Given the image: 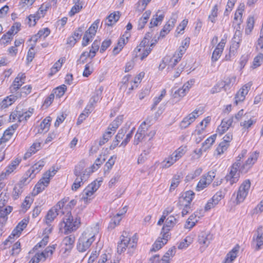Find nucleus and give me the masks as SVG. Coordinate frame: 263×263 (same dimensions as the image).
Listing matches in <instances>:
<instances>
[{
	"label": "nucleus",
	"mask_w": 263,
	"mask_h": 263,
	"mask_svg": "<svg viewBox=\"0 0 263 263\" xmlns=\"http://www.w3.org/2000/svg\"><path fill=\"white\" fill-rule=\"evenodd\" d=\"M99 227L96 225L93 228H88L79 238L77 249L79 252L86 251L95 240V236L98 233Z\"/></svg>",
	"instance_id": "nucleus-1"
},
{
	"label": "nucleus",
	"mask_w": 263,
	"mask_h": 263,
	"mask_svg": "<svg viewBox=\"0 0 263 263\" xmlns=\"http://www.w3.org/2000/svg\"><path fill=\"white\" fill-rule=\"evenodd\" d=\"M85 163L83 161L79 162L74 167L73 173L76 178L72 185V190H77L89 177V172L85 168Z\"/></svg>",
	"instance_id": "nucleus-2"
},
{
	"label": "nucleus",
	"mask_w": 263,
	"mask_h": 263,
	"mask_svg": "<svg viewBox=\"0 0 263 263\" xmlns=\"http://www.w3.org/2000/svg\"><path fill=\"white\" fill-rule=\"evenodd\" d=\"M64 229L66 232L76 230L81 223L80 217L77 215L75 217L72 216L71 212H68L63 220Z\"/></svg>",
	"instance_id": "nucleus-3"
},
{
	"label": "nucleus",
	"mask_w": 263,
	"mask_h": 263,
	"mask_svg": "<svg viewBox=\"0 0 263 263\" xmlns=\"http://www.w3.org/2000/svg\"><path fill=\"white\" fill-rule=\"evenodd\" d=\"M55 170H53L52 172L50 170L46 172L44 174L42 178L36 184L34 191V195L35 196L44 191L49 184L50 178L55 175Z\"/></svg>",
	"instance_id": "nucleus-4"
},
{
	"label": "nucleus",
	"mask_w": 263,
	"mask_h": 263,
	"mask_svg": "<svg viewBox=\"0 0 263 263\" xmlns=\"http://www.w3.org/2000/svg\"><path fill=\"white\" fill-rule=\"evenodd\" d=\"M97 184L96 181H93L89 184L83 191L81 196V200L83 201L85 203L87 204L92 199V196L93 193L98 189L99 187V182Z\"/></svg>",
	"instance_id": "nucleus-5"
},
{
	"label": "nucleus",
	"mask_w": 263,
	"mask_h": 263,
	"mask_svg": "<svg viewBox=\"0 0 263 263\" xmlns=\"http://www.w3.org/2000/svg\"><path fill=\"white\" fill-rule=\"evenodd\" d=\"M130 241L131 240L129 237L122 235L121 236L120 241L118 243L117 252L121 254L126 250L127 248H134L136 246L137 241H135V239H133L132 242H130Z\"/></svg>",
	"instance_id": "nucleus-6"
},
{
	"label": "nucleus",
	"mask_w": 263,
	"mask_h": 263,
	"mask_svg": "<svg viewBox=\"0 0 263 263\" xmlns=\"http://www.w3.org/2000/svg\"><path fill=\"white\" fill-rule=\"evenodd\" d=\"M251 186L250 180H246L240 186L237 192L236 200L237 203L242 202L247 196Z\"/></svg>",
	"instance_id": "nucleus-7"
},
{
	"label": "nucleus",
	"mask_w": 263,
	"mask_h": 263,
	"mask_svg": "<svg viewBox=\"0 0 263 263\" xmlns=\"http://www.w3.org/2000/svg\"><path fill=\"white\" fill-rule=\"evenodd\" d=\"M241 164L240 160L234 163L231 167V170L229 174L226 176L227 181H230V184H233L238 180L239 177V173H237L238 170L241 167Z\"/></svg>",
	"instance_id": "nucleus-8"
},
{
	"label": "nucleus",
	"mask_w": 263,
	"mask_h": 263,
	"mask_svg": "<svg viewBox=\"0 0 263 263\" xmlns=\"http://www.w3.org/2000/svg\"><path fill=\"white\" fill-rule=\"evenodd\" d=\"M258 157V154L256 152L252 153L245 164L241 166L239 172L241 173H246L248 170L252 167V165L256 161Z\"/></svg>",
	"instance_id": "nucleus-9"
},
{
	"label": "nucleus",
	"mask_w": 263,
	"mask_h": 263,
	"mask_svg": "<svg viewBox=\"0 0 263 263\" xmlns=\"http://www.w3.org/2000/svg\"><path fill=\"white\" fill-rule=\"evenodd\" d=\"M25 79L26 76L25 73H20L15 78L13 84L10 86V88L11 92H18L17 90L21 88V87L25 83Z\"/></svg>",
	"instance_id": "nucleus-10"
},
{
	"label": "nucleus",
	"mask_w": 263,
	"mask_h": 263,
	"mask_svg": "<svg viewBox=\"0 0 263 263\" xmlns=\"http://www.w3.org/2000/svg\"><path fill=\"white\" fill-rule=\"evenodd\" d=\"M60 204L55 205L47 212L45 216V223L46 224L51 223L58 215L60 211Z\"/></svg>",
	"instance_id": "nucleus-11"
},
{
	"label": "nucleus",
	"mask_w": 263,
	"mask_h": 263,
	"mask_svg": "<svg viewBox=\"0 0 263 263\" xmlns=\"http://www.w3.org/2000/svg\"><path fill=\"white\" fill-rule=\"evenodd\" d=\"M251 84L248 83L244 86L239 90L235 96V103L237 105L239 102H242L244 100L246 95H247L251 88Z\"/></svg>",
	"instance_id": "nucleus-12"
},
{
	"label": "nucleus",
	"mask_w": 263,
	"mask_h": 263,
	"mask_svg": "<svg viewBox=\"0 0 263 263\" xmlns=\"http://www.w3.org/2000/svg\"><path fill=\"white\" fill-rule=\"evenodd\" d=\"M194 196L195 193L192 191H187L183 193L182 196L179 197L178 203L180 205H184V203L190 204Z\"/></svg>",
	"instance_id": "nucleus-13"
},
{
	"label": "nucleus",
	"mask_w": 263,
	"mask_h": 263,
	"mask_svg": "<svg viewBox=\"0 0 263 263\" xmlns=\"http://www.w3.org/2000/svg\"><path fill=\"white\" fill-rule=\"evenodd\" d=\"M146 125V122L144 121L142 123L140 127L138 128L137 132L135 136L134 144L138 145L139 142H141L142 140L145 138V130L143 127V125Z\"/></svg>",
	"instance_id": "nucleus-14"
},
{
	"label": "nucleus",
	"mask_w": 263,
	"mask_h": 263,
	"mask_svg": "<svg viewBox=\"0 0 263 263\" xmlns=\"http://www.w3.org/2000/svg\"><path fill=\"white\" fill-rule=\"evenodd\" d=\"M142 47L138 46L134 50L135 52V57H140L141 60H143L151 53L152 48L151 47H146L145 49H143L141 52Z\"/></svg>",
	"instance_id": "nucleus-15"
},
{
	"label": "nucleus",
	"mask_w": 263,
	"mask_h": 263,
	"mask_svg": "<svg viewBox=\"0 0 263 263\" xmlns=\"http://www.w3.org/2000/svg\"><path fill=\"white\" fill-rule=\"evenodd\" d=\"M17 127V125L13 124L8 127V129L4 132L3 137L1 138V143L5 142L8 141Z\"/></svg>",
	"instance_id": "nucleus-16"
},
{
	"label": "nucleus",
	"mask_w": 263,
	"mask_h": 263,
	"mask_svg": "<svg viewBox=\"0 0 263 263\" xmlns=\"http://www.w3.org/2000/svg\"><path fill=\"white\" fill-rule=\"evenodd\" d=\"M236 81V77L232 76L228 77L225 79L224 81H220L222 84V87L224 91L230 89L233 85L235 83Z\"/></svg>",
	"instance_id": "nucleus-17"
},
{
	"label": "nucleus",
	"mask_w": 263,
	"mask_h": 263,
	"mask_svg": "<svg viewBox=\"0 0 263 263\" xmlns=\"http://www.w3.org/2000/svg\"><path fill=\"white\" fill-rule=\"evenodd\" d=\"M56 246L57 245H53L52 246L47 247L43 252L39 253L38 256L40 257L43 261L45 260L47 258L52 256Z\"/></svg>",
	"instance_id": "nucleus-18"
},
{
	"label": "nucleus",
	"mask_w": 263,
	"mask_h": 263,
	"mask_svg": "<svg viewBox=\"0 0 263 263\" xmlns=\"http://www.w3.org/2000/svg\"><path fill=\"white\" fill-rule=\"evenodd\" d=\"M123 120V115L118 116L116 119L110 124L107 128V130L114 133L116 130L119 127V125H121L122 123Z\"/></svg>",
	"instance_id": "nucleus-19"
},
{
	"label": "nucleus",
	"mask_w": 263,
	"mask_h": 263,
	"mask_svg": "<svg viewBox=\"0 0 263 263\" xmlns=\"http://www.w3.org/2000/svg\"><path fill=\"white\" fill-rule=\"evenodd\" d=\"M199 116H196L193 114H189L187 116L184 118L180 123V127L181 128H185L187 127L195 120Z\"/></svg>",
	"instance_id": "nucleus-20"
},
{
	"label": "nucleus",
	"mask_w": 263,
	"mask_h": 263,
	"mask_svg": "<svg viewBox=\"0 0 263 263\" xmlns=\"http://www.w3.org/2000/svg\"><path fill=\"white\" fill-rule=\"evenodd\" d=\"M239 247L237 246L235 247L227 255L223 263L232 262L237 257Z\"/></svg>",
	"instance_id": "nucleus-21"
},
{
	"label": "nucleus",
	"mask_w": 263,
	"mask_h": 263,
	"mask_svg": "<svg viewBox=\"0 0 263 263\" xmlns=\"http://www.w3.org/2000/svg\"><path fill=\"white\" fill-rule=\"evenodd\" d=\"M120 18V12L119 11L111 13L106 18L105 25L112 26L115 24Z\"/></svg>",
	"instance_id": "nucleus-22"
},
{
	"label": "nucleus",
	"mask_w": 263,
	"mask_h": 263,
	"mask_svg": "<svg viewBox=\"0 0 263 263\" xmlns=\"http://www.w3.org/2000/svg\"><path fill=\"white\" fill-rule=\"evenodd\" d=\"M51 118L49 116L45 118L40 123L39 132H47L50 126V122L51 121Z\"/></svg>",
	"instance_id": "nucleus-23"
},
{
	"label": "nucleus",
	"mask_w": 263,
	"mask_h": 263,
	"mask_svg": "<svg viewBox=\"0 0 263 263\" xmlns=\"http://www.w3.org/2000/svg\"><path fill=\"white\" fill-rule=\"evenodd\" d=\"M75 237L73 235L65 237L63 240V244L65 246V250H70L73 246Z\"/></svg>",
	"instance_id": "nucleus-24"
},
{
	"label": "nucleus",
	"mask_w": 263,
	"mask_h": 263,
	"mask_svg": "<svg viewBox=\"0 0 263 263\" xmlns=\"http://www.w3.org/2000/svg\"><path fill=\"white\" fill-rule=\"evenodd\" d=\"M152 146V143L149 142L147 144V146H145V145L143 146V152L139 156L138 159V163H142L144 162L145 159H146V156L149 154L150 152L151 147Z\"/></svg>",
	"instance_id": "nucleus-25"
},
{
	"label": "nucleus",
	"mask_w": 263,
	"mask_h": 263,
	"mask_svg": "<svg viewBox=\"0 0 263 263\" xmlns=\"http://www.w3.org/2000/svg\"><path fill=\"white\" fill-rule=\"evenodd\" d=\"M41 148V143L40 142L34 143L30 147L29 149L25 153L24 158L27 159L31 156L35 154Z\"/></svg>",
	"instance_id": "nucleus-26"
},
{
	"label": "nucleus",
	"mask_w": 263,
	"mask_h": 263,
	"mask_svg": "<svg viewBox=\"0 0 263 263\" xmlns=\"http://www.w3.org/2000/svg\"><path fill=\"white\" fill-rule=\"evenodd\" d=\"M103 89V87H101L99 89L95 91L94 95L91 97L89 100V104H90V107L93 106V104L98 102L100 99Z\"/></svg>",
	"instance_id": "nucleus-27"
},
{
	"label": "nucleus",
	"mask_w": 263,
	"mask_h": 263,
	"mask_svg": "<svg viewBox=\"0 0 263 263\" xmlns=\"http://www.w3.org/2000/svg\"><path fill=\"white\" fill-rule=\"evenodd\" d=\"M30 173L31 172L28 170L26 172L25 174L22 177L18 183L21 184L23 186L27 185L33 178L35 177V175L31 174Z\"/></svg>",
	"instance_id": "nucleus-28"
},
{
	"label": "nucleus",
	"mask_w": 263,
	"mask_h": 263,
	"mask_svg": "<svg viewBox=\"0 0 263 263\" xmlns=\"http://www.w3.org/2000/svg\"><path fill=\"white\" fill-rule=\"evenodd\" d=\"M12 210V208L10 206H8L0 210V222L2 221V223H5L7 220V215L10 214Z\"/></svg>",
	"instance_id": "nucleus-29"
},
{
	"label": "nucleus",
	"mask_w": 263,
	"mask_h": 263,
	"mask_svg": "<svg viewBox=\"0 0 263 263\" xmlns=\"http://www.w3.org/2000/svg\"><path fill=\"white\" fill-rule=\"evenodd\" d=\"M177 220L173 216H169L165 221V224L163 226V230H165L166 229L171 230L175 224L177 223Z\"/></svg>",
	"instance_id": "nucleus-30"
},
{
	"label": "nucleus",
	"mask_w": 263,
	"mask_h": 263,
	"mask_svg": "<svg viewBox=\"0 0 263 263\" xmlns=\"http://www.w3.org/2000/svg\"><path fill=\"white\" fill-rule=\"evenodd\" d=\"M216 136V134H214L206 139V140L202 143L201 149L205 151L207 149L209 148L215 142Z\"/></svg>",
	"instance_id": "nucleus-31"
},
{
	"label": "nucleus",
	"mask_w": 263,
	"mask_h": 263,
	"mask_svg": "<svg viewBox=\"0 0 263 263\" xmlns=\"http://www.w3.org/2000/svg\"><path fill=\"white\" fill-rule=\"evenodd\" d=\"M211 236L210 234L201 233L198 236V242L200 245L208 247L210 242Z\"/></svg>",
	"instance_id": "nucleus-32"
},
{
	"label": "nucleus",
	"mask_w": 263,
	"mask_h": 263,
	"mask_svg": "<svg viewBox=\"0 0 263 263\" xmlns=\"http://www.w3.org/2000/svg\"><path fill=\"white\" fill-rule=\"evenodd\" d=\"M44 165V161L41 160L32 165L29 170L31 172V174H34L35 175L40 171Z\"/></svg>",
	"instance_id": "nucleus-33"
},
{
	"label": "nucleus",
	"mask_w": 263,
	"mask_h": 263,
	"mask_svg": "<svg viewBox=\"0 0 263 263\" xmlns=\"http://www.w3.org/2000/svg\"><path fill=\"white\" fill-rule=\"evenodd\" d=\"M100 23V20L98 19L96 20L90 26L88 29L85 31V33L91 35L93 36L96 35L97 30L98 29L99 25Z\"/></svg>",
	"instance_id": "nucleus-34"
},
{
	"label": "nucleus",
	"mask_w": 263,
	"mask_h": 263,
	"mask_svg": "<svg viewBox=\"0 0 263 263\" xmlns=\"http://www.w3.org/2000/svg\"><path fill=\"white\" fill-rule=\"evenodd\" d=\"M23 186L21 184L15 185L12 192V197L14 200L17 199L23 192Z\"/></svg>",
	"instance_id": "nucleus-35"
},
{
	"label": "nucleus",
	"mask_w": 263,
	"mask_h": 263,
	"mask_svg": "<svg viewBox=\"0 0 263 263\" xmlns=\"http://www.w3.org/2000/svg\"><path fill=\"white\" fill-rule=\"evenodd\" d=\"M227 191V190L226 188L220 190L213 196L212 200H214L216 203L218 204L219 201L224 198Z\"/></svg>",
	"instance_id": "nucleus-36"
},
{
	"label": "nucleus",
	"mask_w": 263,
	"mask_h": 263,
	"mask_svg": "<svg viewBox=\"0 0 263 263\" xmlns=\"http://www.w3.org/2000/svg\"><path fill=\"white\" fill-rule=\"evenodd\" d=\"M241 36V32L240 30L236 29L235 33L233 39V48H235L236 49L239 47V45L241 41L240 37Z\"/></svg>",
	"instance_id": "nucleus-37"
},
{
	"label": "nucleus",
	"mask_w": 263,
	"mask_h": 263,
	"mask_svg": "<svg viewBox=\"0 0 263 263\" xmlns=\"http://www.w3.org/2000/svg\"><path fill=\"white\" fill-rule=\"evenodd\" d=\"M177 160L171 155L168 158H165L162 163L161 165L162 168H166L170 167Z\"/></svg>",
	"instance_id": "nucleus-38"
},
{
	"label": "nucleus",
	"mask_w": 263,
	"mask_h": 263,
	"mask_svg": "<svg viewBox=\"0 0 263 263\" xmlns=\"http://www.w3.org/2000/svg\"><path fill=\"white\" fill-rule=\"evenodd\" d=\"M186 147L181 146L177 149L172 155L177 160L180 159L186 153Z\"/></svg>",
	"instance_id": "nucleus-39"
},
{
	"label": "nucleus",
	"mask_w": 263,
	"mask_h": 263,
	"mask_svg": "<svg viewBox=\"0 0 263 263\" xmlns=\"http://www.w3.org/2000/svg\"><path fill=\"white\" fill-rule=\"evenodd\" d=\"M32 89V87L30 85H26L20 89V91L16 92V94L18 93L19 97H25L29 94Z\"/></svg>",
	"instance_id": "nucleus-40"
},
{
	"label": "nucleus",
	"mask_w": 263,
	"mask_h": 263,
	"mask_svg": "<svg viewBox=\"0 0 263 263\" xmlns=\"http://www.w3.org/2000/svg\"><path fill=\"white\" fill-rule=\"evenodd\" d=\"M125 39L123 37H121L119 39L117 43V46L115 47L113 49L112 52L114 54L116 55L118 54L122 50L125 45Z\"/></svg>",
	"instance_id": "nucleus-41"
},
{
	"label": "nucleus",
	"mask_w": 263,
	"mask_h": 263,
	"mask_svg": "<svg viewBox=\"0 0 263 263\" xmlns=\"http://www.w3.org/2000/svg\"><path fill=\"white\" fill-rule=\"evenodd\" d=\"M247 26L246 28V33L247 34H250L254 28V18L253 16H250L248 18L247 22Z\"/></svg>",
	"instance_id": "nucleus-42"
},
{
	"label": "nucleus",
	"mask_w": 263,
	"mask_h": 263,
	"mask_svg": "<svg viewBox=\"0 0 263 263\" xmlns=\"http://www.w3.org/2000/svg\"><path fill=\"white\" fill-rule=\"evenodd\" d=\"M255 240L256 242V250H259L263 248V232L259 233L258 232Z\"/></svg>",
	"instance_id": "nucleus-43"
},
{
	"label": "nucleus",
	"mask_w": 263,
	"mask_h": 263,
	"mask_svg": "<svg viewBox=\"0 0 263 263\" xmlns=\"http://www.w3.org/2000/svg\"><path fill=\"white\" fill-rule=\"evenodd\" d=\"M114 135V133L111 131H109L108 130L105 132L102 137V138L100 139L99 141V145L100 146L103 145L105 143H106L109 139L111 137V136Z\"/></svg>",
	"instance_id": "nucleus-44"
},
{
	"label": "nucleus",
	"mask_w": 263,
	"mask_h": 263,
	"mask_svg": "<svg viewBox=\"0 0 263 263\" xmlns=\"http://www.w3.org/2000/svg\"><path fill=\"white\" fill-rule=\"evenodd\" d=\"M165 243L159 237L153 245V248L151 249V251L156 252L160 249Z\"/></svg>",
	"instance_id": "nucleus-45"
},
{
	"label": "nucleus",
	"mask_w": 263,
	"mask_h": 263,
	"mask_svg": "<svg viewBox=\"0 0 263 263\" xmlns=\"http://www.w3.org/2000/svg\"><path fill=\"white\" fill-rule=\"evenodd\" d=\"M117 157L115 155L111 156L109 160L105 163L104 166V171H108L110 170L112 166L114 165Z\"/></svg>",
	"instance_id": "nucleus-46"
},
{
	"label": "nucleus",
	"mask_w": 263,
	"mask_h": 263,
	"mask_svg": "<svg viewBox=\"0 0 263 263\" xmlns=\"http://www.w3.org/2000/svg\"><path fill=\"white\" fill-rule=\"evenodd\" d=\"M151 0H139L137 3V9L140 12L143 11L145 8Z\"/></svg>",
	"instance_id": "nucleus-47"
},
{
	"label": "nucleus",
	"mask_w": 263,
	"mask_h": 263,
	"mask_svg": "<svg viewBox=\"0 0 263 263\" xmlns=\"http://www.w3.org/2000/svg\"><path fill=\"white\" fill-rule=\"evenodd\" d=\"M166 95V90L165 89H163L161 92L160 95L158 97H155L154 99V103L152 107V110L155 108L156 106L159 103V102L162 100L163 98Z\"/></svg>",
	"instance_id": "nucleus-48"
},
{
	"label": "nucleus",
	"mask_w": 263,
	"mask_h": 263,
	"mask_svg": "<svg viewBox=\"0 0 263 263\" xmlns=\"http://www.w3.org/2000/svg\"><path fill=\"white\" fill-rule=\"evenodd\" d=\"M121 214H117L115 216L111 219L109 223L108 228H114L116 226L119 224V222L121 219L120 216Z\"/></svg>",
	"instance_id": "nucleus-49"
},
{
	"label": "nucleus",
	"mask_w": 263,
	"mask_h": 263,
	"mask_svg": "<svg viewBox=\"0 0 263 263\" xmlns=\"http://www.w3.org/2000/svg\"><path fill=\"white\" fill-rule=\"evenodd\" d=\"M192 241V238L190 236H187L181 242L178 246V249H182L187 248Z\"/></svg>",
	"instance_id": "nucleus-50"
},
{
	"label": "nucleus",
	"mask_w": 263,
	"mask_h": 263,
	"mask_svg": "<svg viewBox=\"0 0 263 263\" xmlns=\"http://www.w3.org/2000/svg\"><path fill=\"white\" fill-rule=\"evenodd\" d=\"M263 60V54L261 53L259 54L256 57H255L254 59L253 62V68H256L259 66L261 64V63Z\"/></svg>",
	"instance_id": "nucleus-51"
},
{
	"label": "nucleus",
	"mask_w": 263,
	"mask_h": 263,
	"mask_svg": "<svg viewBox=\"0 0 263 263\" xmlns=\"http://www.w3.org/2000/svg\"><path fill=\"white\" fill-rule=\"evenodd\" d=\"M93 37L94 36L85 32L84 36L83 37L82 46L83 47H85L87 46L88 44L92 41Z\"/></svg>",
	"instance_id": "nucleus-52"
},
{
	"label": "nucleus",
	"mask_w": 263,
	"mask_h": 263,
	"mask_svg": "<svg viewBox=\"0 0 263 263\" xmlns=\"http://www.w3.org/2000/svg\"><path fill=\"white\" fill-rule=\"evenodd\" d=\"M218 10V5L216 4L213 7L211 14L209 16V19L212 23H215L216 21L215 18L217 16Z\"/></svg>",
	"instance_id": "nucleus-53"
},
{
	"label": "nucleus",
	"mask_w": 263,
	"mask_h": 263,
	"mask_svg": "<svg viewBox=\"0 0 263 263\" xmlns=\"http://www.w3.org/2000/svg\"><path fill=\"white\" fill-rule=\"evenodd\" d=\"M210 183L207 180L206 178H203V179H201L199 182L198 183L196 190L197 191H200L204 189L209 185Z\"/></svg>",
	"instance_id": "nucleus-54"
},
{
	"label": "nucleus",
	"mask_w": 263,
	"mask_h": 263,
	"mask_svg": "<svg viewBox=\"0 0 263 263\" xmlns=\"http://www.w3.org/2000/svg\"><path fill=\"white\" fill-rule=\"evenodd\" d=\"M180 183V176L175 175L173 178L170 186V191L174 190Z\"/></svg>",
	"instance_id": "nucleus-55"
},
{
	"label": "nucleus",
	"mask_w": 263,
	"mask_h": 263,
	"mask_svg": "<svg viewBox=\"0 0 263 263\" xmlns=\"http://www.w3.org/2000/svg\"><path fill=\"white\" fill-rule=\"evenodd\" d=\"M66 89H67L66 86L65 85H62L58 87L55 89L54 93L56 95V96L60 98L61 97L63 96Z\"/></svg>",
	"instance_id": "nucleus-56"
},
{
	"label": "nucleus",
	"mask_w": 263,
	"mask_h": 263,
	"mask_svg": "<svg viewBox=\"0 0 263 263\" xmlns=\"http://www.w3.org/2000/svg\"><path fill=\"white\" fill-rule=\"evenodd\" d=\"M100 44V41L96 40L91 45L89 52L92 54H95V56L99 49Z\"/></svg>",
	"instance_id": "nucleus-57"
},
{
	"label": "nucleus",
	"mask_w": 263,
	"mask_h": 263,
	"mask_svg": "<svg viewBox=\"0 0 263 263\" xmlns=\"http://www.w3.org/2000/svg\"><path fill=\"white\" fill-rule=\"evenodd\" d=\"M171 230L169 229H166L165 230H163V228H162L161 235H162V237H160V239L162 240L165 243H166L168 239L170 238V235L169 234V232Z\"/></svg>",
	"instance_id": "nucleus-58"
},
{
	"label": "nucleus",
	"mask_w": 263,
	"mask_h": 263,
	"mask_svg": "<svg viewBox=\"0 0 263 263\" xmlns=\"http://www.w3.org/2000/svg\"><path fill=\"white\" fill-rule=\"evenodd\" d=\"M50 33V29L46 27L40 30L37 34L39 37L41 38L43 37L44 39H45L49 35Z\"/></svg>",
	"instance_id": "nucleus-59"
},
{
	"label": "nucleus",
	"mask_w": 263,
	"mask_h": 263,
	"mask_svg": "<svg viewBox=\"0 0 263 263\" xmlns=\"http://www.w3.org/2000/svg\"><path fill=\"white\" fill-rule=\"evenodd\" d=\"M74 5L72 7L69 14L70 16L73 15L77 12H79L82 8V5L80 3H74Z\"/></svg>",
	"instance_id": "nucleus-60"
},
{
	"label": "nucleus",
	"mask_w": 263,
	"mask_h": 263,
	"mask_svg": "<svg viewBox=\"0 0 263 263\" xmlns=\"http://www.w3.org/2000/svg\"><path fill=\"white\" fill-rule=\"evenodd\" d=\"M234 121V118H231L229 119H224L222 120L221 123V128H223L224 126L228 127V129L230 126H232V124Z\"/></svg>",
	"instance_id": "nucleus-61"
},
{
	"label": "nucleus",
	"mask_w": 263,
	"mask_h": 263,
	"mask_svg": "<svg viewBox=\"0 0 263 263\" xmlns=\"http://www.w3.org/2000/svg\"><path fill=\"white\" fill-rule=\"evenodd\" d=\"M222 52V51H221V50H220L218 48H216L212 53V62H214L217 61L218 60V59L220 58Z\"/></svg>",
	"instance_id": "nucleus-62"
},
{
	"label": "nucleus",
	"mask_w": 263,
	"mask_h": 263,
	"mask_svg": "<svg viewBox=\"0 0 263 263\" xmlns=\"http://www.w3.org/2000/svg\"><path fill=\"white\" fill-rule=\"evenodd\" d=\"M84 30V26H81V27H79L78 29H77L74 31L72 35L75 36V37H76V40H79L81 37V36L82 35V33L83 32Z\"/></svg>",
	"instance_id": "nucleus-63"
},
{
	"label": "nucleus",
	"mask_w": 263,
	"mask_h": 263,
	"mask_svg": "<svg viewBox=\"0 0 263 263\" xmlns=\"http://www.w3.org/2000/svg\"><path fill=\"white\" fill-rule=\"evenodd\" d=\"M21 251V243L19 241L15 242L11 250V255H17Z\"/></svg>",
	"instance_id": "nucleus-64"
}]
</instances>
